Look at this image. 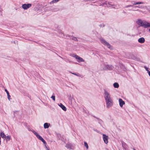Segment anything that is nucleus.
<instances>
[{
  "instance_id": "nucleus-2",
  "label": "nucleus",
  "mask_w": 150,
  "mask_h": 150,
  "mask_svg": "<svg viewBox=\"0 0 150 150\" xmlns=\"http://www.w3.org/2000/svg\"><path fill=\"white\" fill-rule=\"evenodd\" d=\"M106 105V107L109 108L111 107L113 104V101L112 99L105 100Z\"/></svg>"
},
{
  "instance_id": "nucleus-37",
  "label": "nucleus",
  "mask_w": 150,
  "mask_h": 150,
  "mask_svg": "<svg viewBox=\"0 0 150 150\" xmlns=\"http://www.w3.org/2000/svg\"><path fill=\"white\" fill-rule=\"evenodd\" d=\"M32 132L34 134L36 132L34 130L32 131Z\"/></svg>"
},
{
  "instance_id": "nucleus-9",
  "label": "nucleus",
  "mask_w": 150,
  "mask_h": 150,
  "mask_svg": "<svg viewBox=\"0 0 150 150\" xmlns=\"http://www.w3.org/2000/svg\"><path fill=\"white\" fill-rule=\"evenodd\" d=\"M103 139L105 143L107 144L108 143V137L105 134H103Z\"/></svg>"
},
{
  "instance_id": "nucleus-10",
  "label": "nucleus",
  "mask_w": 150,
  "mask_h": 150,
  "mask_svg": "<svg viewBox=\"0 0 150 150\" xmlns=\"http://www.w3.org/2000/svg\"><path fill=\"white\" fill-rule=\"evenodd\" d=\"M57 138L59 139V140H61L63 142H64L65 141V139L64 138L63 136H62L61 134L58 133L57 134Z\"/></svg>"
},
{
  "instance_id": "nucleus-26",
  "label": "nucleus",
  "mask_w": 150,
  "mask_h": 150,
  "mask_svg": "<svg viewBox=\"0 0 150 150\" xmlns=\"http://www.w3.org/2000/svg\"><path fill=\"white\" fill-rule=\"evenodd\" d=\"M59 0H53L50 3L51 4L52 3H56Z\"/></svg>"
},
{
  "instance_id": "nucleus-25",
  "label": "nucleus",
  "mask_w": 150,
  "mask_h": 150,
  "mask_svg": "<svg viewBox=\"0 0 150 150\" xmlns=\"http://www.w3.org/2000/svg\"><path fill=\"white\" fill-rule=\"evenodd\" d=\"M105 4L107 6H114L113 5L110 4V3H109V2H107V1H106L105 3Z\"/></svg>"
},
{
  "instance_id": "nucleus-18",
  "label": "nucleus",
  "mask_w": 150,
  "mask_h": 150,
  "mask_svg": "<svg viewBox=\"0 0 150 150\" xmlns=\"http://www.w3.org/2000/svg\"><path fill=\"white\" fill-rule=\"evenodd\" d=\"M120 67L122 69L123 71H126V68L125 67H124V65H123L122 64H121V65L120 66Z\"/></svg>"
},
{
  "instance_id": "nucleus-29",
  "label": "nucleus",
  "mask_w": 150,
  "mask_h": 150,
  "mask_svg": "<svg viewBox=\"0 0 150 150\" xmlns=\"http://www.w3.org/2000/svg\"><path fill=\"white\" fill-rule=\"evenodd\" d=\"M51 98H52L53 99V100L54 101H55V96H52L51 97Z\"/></svg>"
},
{
  "instance_id": "nucleus-34",
  "label": "nucleus",
  "mask_w": 150,
  "mask_h": 150,
  "mask_svg": "<svg viewBox=\"0 0 150 150\" xmlns=\"http://www.w3.org/2000/svg\"><path fill=\"white\" fill-rule=\"evenodd\" d=\"M144 68H145V69H146V70L147 71H148V72H149V71L148 69V68L146 67H144Z\"/></svg>"
},
{
  "instance_id": "nucleus-20",
  "label": "nucleus",
  "mask_w": 150,
  "mask_h": 150,
  "mask_svg": "<svg viewBox=\"0 0 150 150\" xmlns=\"http://www.w3.org/2000/svg\"><path fill=\"white\" fill-rule=\"evenodd\" d=\"M10 136H6L5 139L6 142H8L10 140Z\"/></svg>"
},
{
  "instance_id": "nucleus-22",
  "label": "nucleus",
  "mask_w": 150,
  "mask_h": 150,
  "mask_svg": "<svg viewBox=\"0 0 150 150\" xmlns=\"http://www.w3.org/2000/svg\"><path fill=\"white\" fill-rule=\"evenodd\" d=\"M134 3H132V4H133V5H137V4H143V2H134Z\"/></svg>"
},
{
  "instance_id": "nucleus-41",
  "label": "nucleus",
  "mask_w": 150,
  "mask_h": 150,
  "mask_svg": "<svg viewBox=\"0 0 150 150\" xmlns=\"http://www.w3.org/2000/svg\"><path fill=\"white\" fill-rule=\"evenodd\" d=\"M149 31L150 33V28L149 29Z\"/></svg>"
},
{
  "instance_id": "nucleus-35",
  "label": "nucleus",
  "mask_w": 150,
  "mask_h": 150,
  "mask_svg": "<svg viewBox=\"0 0 150 150\" xmlns=\"http://www.w3.org/2000/svg\"><path fill=\"white\" fill-rule=\"evenodd\" d=\"M45 147L46 148V149L47 150H49V148H47L46 146V145H45Z\"/></svg>"
},
{
  "instance_id": "nucleus-8",
  "label": "nucleus",
  "mask_w": 150,
  "mask_h": 150,
  "mask_svg": "<svg viewBox=\"0 0 150 150\" xmlns=\"http://www.w3.org/2000/svg\"><path fill=\"white\" fill-rule=\"evenodd\" d=\"M142 27L144 28L150 27V23H148L144 20Z\"/></svg>"
},
{
  "instance_id": "nucleus-5",
  "label": "nucleus",
  "mask_w": 150,
  "mask_h": 150,
  "mask_svg": "<svg viewBox=\"0 0 150 150\" xmlns=\"http://www.w3.org/2000/svg\"><path fill=\"white\" fill-rule=\"evenodd\" d=\"M32 6L31 4H24L22 5V8L24 10H26L30 7Z\"/></svg>"
},
{
  "instance_id": "nucleus-40",
  "label": "nucleus",
  "mask_w": 150,
  "mask_h": 150,
  "mask_svg": "<svg viewBox=\"0 0 150 150\" xmlns=\"http://www.w3.org/2000/svg\"><path fill=\"white\" fill-rule=\"evenodd\" d=\"M149 12H150V7L149 9Z\"/></svg>"
},
{
  "instance_id": "nucleus-11",
  "label": "nucleus",
  "mask_w": 150,
  "mask_h": 150,
  "mask_svg": "<svg viewBox=\"0 0 150 150\" xmlns=\"http://www.w3.org/2000/svg\"><path fill=\"white\" fill-rule=\"evenodd\" d=\"M119 104L120 107H122L123 105L125 104V102L121 98L119 99Z\"/></svg>"
},
{
  "instance_id": "nucleus-4",
  "label": "nucleus",
  "mask_w": 150,
  "mask_h": 150,
  "mask_svg": "<svg viewBox=\"0 0 150 150\" xmlns=\"http://www.w3.org/2000/svg\"><path fill=\"white\" fill-rule=\"evenodd\" d=\"M113 68V66L111 65L105 64L104 67L103 68V70H112Z\"/></svg>"
},
{
  "instance_id": "nucleus-39",
  "label": "nucleus",
  "mask_w": 150,
  "mask_h": 150,
  "mask_svg": "<svg viewBox=\"0 0 150 150\" xmlns=\"http://www.w3.org/2000/svg\"><path fill=\"white\" fill-rule=\"evenodd\" d=\"M148 73L149 76H150V71H149Z\"/></svg>"
},
{
  "instance_id": "nucleus-12",
  "label": "nucleus",
  "mask_w": 150,
  "mask_h": 150,
  "mask_svg": "<svg viewBox=\"0 0 150 150\" xmlns=\"http://www.w3.org/2000/svg\"><path fill=\"white\" fill-rule=\"evenodd\" d=\"M76 59L77 60V61L78 62H84V60L83 58L79 57L78 56H77Z\"/></svg>"
},
{
  "instance_id": "nucleus-23",
  "label": "nucleus",
  "mask_w": 150,
  "mask_h": 150,
  "mask_svg": "<svg viewBox=\"0 0 150 150\" xmlns=\"http://www.w3.org/2000/svg\"><path fill=\"white\" fill-rule=\"evenodd\" d=\"M0 135L2 138H4L6 137V136L5 134L3 132H1V133Z\"/></svg>"
},
{
  "instance_id": "nucleus-21",
  "label": "nucleus",
  "mask_w": 150,
  "mask_h": 150,
  "mask_svg": "<svg viewBox=\"0 0 150 150\" xmlns=\"http://www.w3.org/2000/svg\"><path fill=\"white\" fill-rule=\"evenodd\" d=\"M113 86L115 88H118L119 87V85L118 83H115L113 84Z\"/></svg>"
},
{
  "instance_id": "nucleus-38",
  "label": "nucleus",
  "mask_w": 150,
  "mask_h": 150,
  "mask_svg": "<svg viewBox=\"0 0 150 150\" xmlns=\"http://www.w3.org/2000/svg\"><path fill=\"white\" fill-rule=\"evenodd\" d=\"M133 11H139V9H137V10H132Z\"/></svg>"
},
{
  "instance_id": "nucleus-36",
  "label": "nucleus",
  "mask_w": 150,
  "mask_h": 150,
  "mask_svg": "<svg viewBox=\"0 0 150 150\" xmlns=\"http://www.w3.org/2000/svg\"><path fill=\"white\" fill-rule=\"evenodd\" d=\"M135 7H137L139 8H141L142 7L141 6H135Z\"/></svg>"
},
{
  "instance_id": "nucleus-33",
  "label": "nucleus",
  "mask_w": 150,
  "mask_h": 150,
  "mask_svg": "<svg viewBox=\"0 0 150 150\" xmlns=\"http://www.w3.org/2000/svg\"><path fill=\"white\" fill-rule=\"evenodd\" d=\"M133 6V5H127V6H126V8H127L128 7H132Z\"/></svg>"
},
{
  "instance_id": "nucleus-19",
  "label": "nucleus",
  "mask_w": 150,
  "mask_h": 150,
  "mask_svg": "<svg viewBox=\"0 0 150 150\" xmlns=\"http://www.w3.org/2000/svg\"><path fill=\"white\" fill-rule=\"evenodd\" d=\"M71 73L75 75L76 76H77L79 77H80L81 78H83V75L79 74L78 73H77L78 74H76V73Z\"/></svg>"
},
{
  "instance_id": "nucleus-7",
  "label": "nucleus",
  "mask_w": 150,
  "mask_h": 150,
  "mask_svg": "<svg viewBox=\"0 0 150 150\" xmlns=\"http://www.w3.org/2000/svg\"><path fill=\"white\" fill-rule=\"evenodd\" d=\"M65 146L67 148V149H73L74 148V146L71 143H68Z\"/></svg>"
},
{
  "instance_id": "nucleus-27",
  "label": "nucleus",
  "mask_w": 150,
  "mask_h": 150,
  "mask_svg": "<svg viewBox=\"0 0 150 150\" xmlns=\"http://www.w3.org/2000/svg\"><path fill=\"white\" fill-rule=\"evenodd\" d=\"M34 134L36 136V137L38 139L39 137H40V135H39L38 133L36 132L35 134Z\"/></svg>"
},
{
  "instance_id": "nucleus-6",
  "label": "nucleus",
  "mask_w": 150,
  "mask_h": 150,
  "mask_svg": "<svg viewBox=\"0 0 150 150\" xmlns=\"http://www.w3.org/2000/svg\"><path fill=\"white\" fill-rule=\"evenodd\" d=\"M144 21V20H142L141 19H139L137 21V23L138 25L142 27Z\"/></svg>"
},
{
  "instance_id": "nucleus-15",
  "label": "nucleus",
  "mask_w": 150,
  "mask_h": 150,
  "mask_svg": "<svg viewBox=\"0 0 150 150\" xmlns=\"http://www.w3.org/2000/svg\"><path fill=\"white\" fill-rule=\"evenodd\" d=\"M122 146L123 148L125 150H127V144L123 142H122Z\"/></svg>"
},
{
  "instance_id": "nucleus-17",
  "label": "nucleus",
  "mask_w": 150,
  "mask_h": 150,
  "mask_svg": "<svg viewBox=\"0 0 150 150\" xmlns=\"http://www.w3.org/2000/svg\"><path fill=\"white\" fill-rule=\"evenodd\" d=\"M38 139L41 141L43 142V144H45V145H46V142L41 136L39 137Z\"/></svg>"
},
{
  "instance_id": "nucleus-31",
  "label": "nucleus",
  "mask_w": 150,
  "mask_h": 150,
  "mask_svg": "<svg viewBox=\"0 0 150 150\" xmlns=\"http://www.w3.org/2000/svg\"><path fill=\"white\" fill-rule=\"evenodd\" d=\"M8 98L9 100H10L11 96L9 94L7 95Z\"/></svg>"
},
{
  "instance_id": "nucleus-16",
  "label": "nucleus",
  "mask_w": 150,
  "mask_h": 150,
  "mask_svg": "<svg viewBox=\"0 0 150 150\" xmlns=\"http://www.w3.org/2000/svg\"><path fill=\"white\" fill-rule=\"evenodd\" d=\"M50 124L47 123H45L44 124V127L45 129L48 128L49 126L50 125Z\"/></svg>"
},
{
  "instance_id": "nucleus-1",
  "label": "nucleus",
  "mask_w": 150,
  "mask_h": 150,
  "mask_svg": "<svg viewBox=\"0 0 150 150\" xmlns=\"http://www.w3.org/2000/svg\"><path fill=\"white\" fill-rule=\"evenodd\" d=\"M100 40L101 42L104 45L106 46L108 48L111 50L112 49V47L111 45L106 40H104L102 38H100Z\"/></svg>"
},
{
  "instance_id": "nucleus-3",
  "label": "nucleus",
  "mask_w": 150,
  "mask_h": 150,
  "mask_svg": "<svg viewBox=\"0 0 150 150\" xmlns=\"http://www.w3.org/2000/svg\"><path fill=\"white\" fill-rule=\"evenodd\" d=\"M104 97L105 100L112 99L110 97V95L105 89H104Z\"/></svg>"
},
{
  "instance_id": "nucleus-24",
  "label": "nucleus",
  "mask_w": 150,
  "mask_h": 150,
  "mask_svg": "<svg viewBox=\"0 0 150 150\" xmlns=\"http://www.w3.org/2000/svg\"><path fill=\"white\" fill-rule=\"evenodd\" d=\"M84 146L86 147L87 149H88V145L87 143L85 142H84Z\"/></svg>"
},
{
  "instance_id": "nucleus-32",
  "label": "nucleus",
  "mask_w": 150,
  "mask_h": 150,
  "mask_svg": "<svg viewBox=\"0 0 150 150\" xmlns=\"http://www.w3.org/2000/svg\"><path fill=\"white\" fill-rule=\"evenodd\" d=\"M5 91L6 92V93L7 94V95H8V94H9V93L8 91L7 90H6V89H5Z\"/></svg>"
},
{
  "instance_id": "nucleus-30",
  "label": "nucleus",
  "mask_w": 150,
  "mask_h": 150,
  "mask_svg": "<svg viewBox=\"0 0 150 150\" xmlns=\"http://www.w3.org/2000/svg\"><path fill=\"white\" fill-rule=\"evenodd\" d=\"M78 56L77 55H76V54H73L72 55V56L74 57L75 58H76V57H77V56Z\"/></svg>"
},
{
  "instance_id": "nucleus-14",
  "label": "nucleus",
  "mask_w": 150,
  "mask_h": 150,
  "mask_svg": "<svg viewBox=\"0 0 150 150\" xmlns=\"http://www.w3.org/2000/svg\"><path fill=\"white\" fill-rule=\"evenodd\" d=\"M145 41V39L143 37L140 38L138 40V42L141 43H144V42Z\"/></svg>"
},
{
  "instance_id": "nucleus-28",
  "label": "nucleus",
  "mask_w": 150,
  "mask_h": 150,
  "mask_svg": "<svg viewBox=\"0 0 150 150\" xmlns=\"http://www.w3.org/2000/svg\"><path fill=\"white\" fill-rule=\"evenodd\" d=\"M72 39L73 40H74L75 41H78V39H77V38L76 37H73Z\"/></svg>"
},
{
  "instance_id": "nucleus-13",
  "label": "nucleus",
  "mask_w": 150,
  "mask_h": 150,
  "mask_svg": "<svg viewBox=\"0 0 150 150\" xmlns=\"http://www.w3.org/2000/svg\"><path fill=\"white\" fill-rule=\"evenodd\" d=\"M59 106L64 111H66L67 110V108L66 107L63 105L62 103H60L59 104H58Z\"/></svg>"
}]
</instances>
